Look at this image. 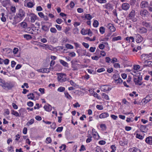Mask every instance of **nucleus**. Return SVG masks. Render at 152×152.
Here are the masks:
<instances>
[{"mask_svg":"<svg viewBox=\"0 0 152 152\" xmlns=\"http://www.w3.org/2000/svg\"><path fill=\"white\" fill-rule=\"evenodd\" d=\"M141 58L145 60L144 63H146L148 60L151 59V56L148 54H143L141 56Z\"/></svg>","mask_w":152,"mask_h":152,"instance_id":"39448f33","label":"nucleus"},{"mask_svg":"<svg viewBox=\"0 0 152 152\" xmlns=\"http://www.w3.org/2000/svg\"><path fill=\"white\" fill-rule=\"evenodd\" d=\"M18 51V49L17 48H14L13 50V53L14 54H16Z\"/></svg>","mask_w":152,"mask_h":152,"instance_id":"052dcab7","label":"nucleus"},{"mask_svg":"<svg viewBox=\"0 0 152 152\" xmlns=\"http://www.w3.org/2000/svg\"><path fill=\"white\" fill-rule=\"evenodd\" d=\"M105 31V29L102 26L100 27L99 28V31L101 34H103L104 33Z\"/></svg>","mask_w":152,"mask_h":152,"instance_id":"473e14b6","label":"nucleus"},{"mask_svg":"<svg viewBox=\"0 0 152 152\" xmlns=\"http://www.w3.org/2000/svg\"><path fill=\"white\" fill-rule=\"evenodd\" d=\"M148 13V11L146 10H142L140 12V15L142 17H145Z\"/></svg>","mask_w":152,"mask_h":152,"instance_id":"f8f14e48","label":"nucleus"},{"mask_svg":"<svg viewBox=\"0 0 152 152\" xmlns=\"http://www.w3.org/2000/svg\"><path fill=\"white\" fill-rule=\"evenodd\" d=\"M50 31L52 33H56L57 31L56 29L53 27H52L50 29Z\"/></svg>","mask_w":152,"mask_h":152,"instance_id":"e433bc0d","label":"nucleus"},{"mask_svg":"<svg viewBox=\"0 0 152 152\" xmlns=\"http://www.w3.org/2000/svg\"><path fill=\"white\" fill-rule=\"evenodd\" d=\"M63 127L61 126L58 127L56 130V131L57 132H61L63 129Z\"/></svg>","mask_w":152,"mask_h":152,"instance_id":"c03bdc74","label":"nucleus"},{"mask_svg":"<svg viewBox=\"0 0 152 152\" xmlns=\"http://www.w3.org/2000/svg\"><path fill=\"white\" fill-rule=\"evenodd\" d=\"M41 28L43 31L45 32H48L49 31V26L48 27L46 25H43Z\"/></svg>","mask_w":152,"mask_h":152,"instance_id":"b1692460","label":"nucleus"},{"mask_svg":"<svg viewBox=\"0 0 152 152\" xmlns=\"http://www.w3.org/2000/svg\"><path fill=\"white\" fill-rule=\"evenodd\" d=\"M150 101V99H149V100L146 99V98L143 99H142V103H144V104H145L146 103H147V102H149Z\"/></svg>","mask_w":152,"mask_h":152,"instance_id":"58836bf2","label":"nucleus"},{"mask_svg":"<svg viewBox=\"0 0 152 152\" xmlns=\"http://www.w3.org/2000/svg\"><path fill=\"white\" fill-rule=\"evenodd\" d=\"M96 108L99 110H102L103 109V106L102 105H97L96 106Z\"/></svg>","mask_w":152,"mask_h":152,"instance_id":"603ef678","label":"nucleus"},{"mask_svg":"<svg viewBox=\"0 0 152 152\" xmlns=\"http://www.w3.org/2000/svg\"><path fill=\"white\" fill-rule=\"evenodd\" d=\"M1 15L2 16V17L1 18V20L3 22H5L6 21V19L4 16V14L3 13H1Z\"/></svg>","mask_w":152,"mask_h":152,"instance_id":"c9c22d12","label":"nucleus"},{"mask_svg":"<svg viewBox=\"0 0 152 152\" xmlns=\"http://www.w3.org/2000/svg\"><path fill=\"white\" fill-rule=\"evenodd\" d=\"M28 99H33L34 98V94L33 93H30L27 95Z\"/></svg>","mask_w":152,"mask_h":152,"instance_id":"bb28decb","label":"nucleus"},{"mask_svg":"<svg viewBox=\"0 0 152 152\" xmlns=\"http://www.w3.org/2000/svg\"><path fill=\"white\" fill-rule=\"evenodd\" d=\"M44 108L46 111L49 112L51 110L52 107L50 104H48V105H45Z\"/></svg>","mask_w":152,"mask_h":152,"instance_id":"dca6fc26","label":"nucleus"},{"mask_svg":"<svg viewBox=\"0 0 152 152\" xmlns=\"http://www.w3.org/2000/svg\"><path fill=\"white\" fill-rule=\"evenodd\" d=\"M102 96H104V98L105 99H106V100L109 99V98L108 96V95H106L105 93H103L102 94Z\"/></svg>","mask_w":152,"mask_h":152,"instance_id":"13d9d810","label":"nucleus"},{"mask_svg":"<svg viewBox=\"0 0 152 152\" xmlns=\"http://www.w3.org/2000/svg\"><path fill=\"white\" fill-rule=\"evenodd\" d=\"M60 63L61 64H62L63 66L66 67H68V63L64 61V60L61 59L60 60Z\"/></svg>","mask_w":152,"mask_h":152,"instance_id":"393cba45","label":"nucleus"},{"mask_svg":"<svg viewBox=\"0 0 152 152\" xmlns=\"http://www.w3.org/2000/svg\"><path fill=\"white\" fill-rule=\"evenodd\" d=\"M111 88H110L107 85H103L102 87V91L104 92L110 91L111 89Z\"/></svg>","mask_w":152,"mask_h":152,"instance_id":"ddd939ff","label":"nucleus"},{"mask_svg":"<svg viewBox=\"0 0 152 152\" xmlns=\"http://www.w3.org/2000/svg\"><path fill=\"white\" fill-rule=\"evenodd\" d=\"M146 63H147L148 67H152V62L151 61H147Z\"/></svg>","mask_w":152,"mask_h":152,"instance_id":"774afa93","label":"nucleus"},{"mask_svg":"<svg viewBox=\"0 0 152 152\" xmlns=\"http://www.w3.org/2000/svg\"><path fill=\"white\" fill-rule=\"evenodd\" d=\"M10 10L13 13H15L16 11V8L15 7L11 6V7Z\"/></svg>","mask_w":152,"mask_h":152,"instance_id":"09e8293b","label":"nucleus"},{"mask_svg":"<svg viewBox=\"0 0 152 152\" xmlns=\"http://www.w3.org/2000/svg\"><path fill=\"white\" fill-rule=\"evenodd\" d=\"M148 10L150 12H152V1L151 2L148 7Z\"/></svg>","mask_w":152,"mask_h":152,"instance_id":"79ce46f5","label":"nucleus"},{"mask_svg":"<svg viewBox=\"0 0 152 152\" xmlns=\"http://www.w3.org/2000/svg\"><path fill=\"white\" fill-rule=\"evenodd\" d=\"M10 3V1L9 0H5L1 2L2 5L4 7H6Z\"/></svg>","mask_w":152,"mask_h":152,"instance_id":"5701e85b","label":"nucleus"},{"mask_svg":"<svg viewBox=\"0 0 152 152\" xmlns=\"http://www.w3.org/2000/svg\"><path fill=\"white\" fill-rule=\"evenodd\" d=\"M86 150L85 147L83 145H82L81 146L80 148L79 149L80 151H84Z\"/></svg>","mask_w":152,"mask_h":152,"instance_id":"5fc2aeb1","label":"nucleus"},{"mask_svg":"<svg viewBox=\"0 0 152 152\" xmlns=\"http://www.w3.org/2000/svg\"><path fill=\"white\" fill-rule=\"evenodd\" d=\"M77 52L79 56L85 55L86 54V50H85L79 49L77 50Z\"/></svg>","mask_w":152,"mask_h":152,"instance_id":"9d476101","label":"nucleus"},{"mask_svg":"<svg viewBox=\"0 0 152 152\" xmlns=\"http://www.w3.org/2000/svg\"><path fill=\"white\" fill-rule=\"evenodd\" d=\"M99 143L101 145H104L106 143V142L104 140H100L99 141Z\"/></svg>","mask_w":152,"mask_h":152,"instance_id":"69168bd1","label":"nucleus"},{"mask_svg":"<svg viewBox=\"0 0 152 152\" xmlns=\"http://www.w3.org/2000/svg\"><path fill=\"white\" fill-rule=\"evenodd\" d=\"M66 47L68 49H72L73 48V46L69 44H67L66 45Z\"/></svg>","mask_w":152,"mask_h":152,"instance_id":"de8ad7c7","label":"nucleus"},{"mask_svg":"<svg viewBox=\"0 0 152 152\" xmlns=\"http://www.w3.org/2000/svg\"><path fill=\"white\" fill-rule=\"evenodd\" d=\"M58 74L59 75L58 77V81L62 82L66 80L65 78L66 75L65 74L59 73Z\"/></svg>","mask_w":152,"mask_h":152,"instance_id":"f03ea898","label":"nucleus"},{"mask_svg":"<svg viewBox=\"0 0 152 152\" xmlns=\"http://www.w3.org/2000/svg\"><path fill=\"white\" fill-rule=\"evenodd\" d=\"M104 7L106 9L111 10H112L113 9L112 4L109 3L106 4Z\"/></svg>","mask_w":152,"mask_h":152,"instance_id":"aec40b11","label":"nucleus"},{"mask_svg":"<svg viewBox=\"0 0 152 152\" xmlns=\"http://www.w3.org/2000/svg\"><path fill=\"white\" fill-rule=\"evenodd\" d=\"M113 77L114 79L115 80H117L118 78H119V75L118 74H116L114 75H113Z\"/></svg>","mask_w":152,"mask_h":152,"instance_id":"6e6d98bb","label":"nucleus"},{"mask_svg":"<svg viewBox=\"0 0 152 152\" xmlns=\"http://www.w3.org/2000/svg\"><path fill=\"white\" fill-rule=\"evenodd\" d=\"M138 32L140 34H143L147 32V29L144 27H141L138 29Z\"/></svg>","mask_w":152,"mask_h":152,"instance_id":"0eeeda50","label":"nucleus"},{"mask_svg":"<svg viewBox=\"0 0 152 152\" xmlns=\"http://www.w3.org/2000/svg\"><path fill=\"white\" fill-rule=\"evenodd\" d=\"M99 24V22L97 20H94L93 22V26L95 27H97Z\"/></svg>","mask_w":152,"mask_h":152,"instance_id":"2f4dec72","label":"nucleus"},{"mask_svg":"<svg viewBox=\"0 0 152 152\" xmlns=\"http://www.w3.org/2000/svg\"><path fill=\"white\" fill-rule=\"evenodd\" d=\"M82 18H85L86 19L90 20L92 18V16L90 14H85L84 15L81 16Z\"/></svg>","mask_w":152,"mask_h":152,"instance_id":"f3484780","label":"nucleus"},{"mask_svg":"<svg viewBox=\"0 0 152 152\" xmlns=\"http://www.w3.org/2000/svg\"><path fill=\"white\" fill-rule=\"evenodd\" d=\"M82 45L84 47L87 48H88L89 47V45L88 44L84 42L82 43Z\"/></svg>","mask_w":152,"mask_h":152,"instance_id":"e2e57ef3","label":"nucleus"},{"mask_svg":"<svg viewBox=\"0 0 152 152\" xmlns=\"http://www.w3.org/2000/svg\"><path fill=\"white\" fill-rule=\"evenodd\" d=\"M121 37L120 36H118L117 37H115L112 39L113 41H118V40H121Z\"/></svg>","mask_w":152,"mask_h":152,"instance_id":"cd10ccee","label":"nucleus"},{"mask_svg":"<svg viewBox=\"0 0 152 152\" xmlns=\"http://www.w3.org/2000/svg\"><path fill=\"white\" fill-rule=\"evenodd\" d=\"M135 16V11L132 10L129 14L128 16L129 19H132L134 18Z\"/></svg>","mask_w":152,"mask_h":152,"instance_id":"2eb2a0df","label":"nucleus"},{"mask_svg":"<svg viewBox=\"0 0 152 152\" xmlns=\"http://www.w3.org/2000/svg\"><path fill=\"white\" fill-rule=\"evenodd\" d=\"M126 39L128 42H131V40L132 42L134 41V38L132 37H127L126 38Z\"/></svg>","mask_w":152,"mask_h":152,"instance_id":"a878e982","label":"nucleus"},{"mask_svg":"<svg viewBox=\"0 0 152 152\" xmlns=\"http://www.w3.org/2000/svg\"><path fill=\"white\" fill-rule=\"evenodd\" d=\"M64 94L65 96L67 98V99H71L72 98V97L69 94L68 92H65L64 93Z\"/></svg>","mask_w":152,"mask_h":152,"instance_id":"c756f323","label":"nucleus"},{"mask_svg":"<svg viewBox=\"0 0 152 152\" xmlns=\"http://www.w3.org/2000/svg\"><path fill=\"white\" fill-rule=\"evenodd\" d=\"M105 70V69L104 68H101L99 69L97 71L98 72H101Z\"/></svg>","mask_w":152,"mask_h":152,"instance_id":"8fccbe9b","label":"nucleus"},{"mask_svg":"<svg viewBox=\"0 0 152 152\" xmlns=\"http://www.w3.org/2000/svg\"><path fill=\"white\" fill-rule=\"evenodd\" d=\"M56 22L57 23L60 24L63 22V20L61 19L58 18L56 20Z\"/></svg>","mask_w":152,"mask_h":152,"instance_id":"3c124183","label":"nucleus"},{"mask_svg":"<svg viewBox=\"0 0 152 152\" xmlns=\"http://www.w3.org/2000/svg\"><path fill=\"white\" fill-rule=\"evenodd\" d=\"M50 68H45L43 69V73H48L50 72Z\"/></svg>","mask_w":152,"mask_h":152,"instance_id":"72a5a7b5","label":"nucleus"},{"mask_svg":"<svg viewBox=\"0 0 152 152\" xmlns=\"http://www.w3.org/2000/svg\"><path fill=\"white\" fill-rule=\"evenodd\" d=\"M27 24L25 22H22L21 23V26L23 28H25L27 27Z\"/></svg>","mask_w":152,"mask_h":152,"instance_id":"f704fd0d","label":"nucleus"},{"mask_svg":"<svg viewBox=\"0 0 152 152\" xmlns=\"http://www.w3.org/2000/svg\"><path fill=\"white\" fill-rule=\"evenodd\" d=\"M114 66L115 68H120V65L119 63H115L114 64Z\"/></svg>","mask_w":152,"mask_h":152,"instance_id":"864d4df0","label":"nucleus"},{"mask_svg":"<svg viewBox=\"0 0 152 152\" xmlns=\"http://www.w3.org/2000/svg\"><path fill=\"white\" fill-rule=\"evenodd\" d=\"M148 2L147 1H142L140 4V7L142 8H144L148 7Z\"/></svg>","mask_w":152,"mask_h":152,"instance_id":"6e6552de","label":"nucleus"},{"mask_svg":"<svg viewBox=\"0 0 152 152\" xmlns=\"http://www.w3.org/2000/svg\"><path fill=\"white\" fill-rule=\"evenodd\" d=\"M146 128L147 126L146 125H142L140 126V129L141 132H146L147 130V129H146Z\"/></svg>","mask_w":152,"mask_h":152,"instance_id":"a211bd4d","label":"nucleus"},{"mask_svg":"<svg viewBox=\"0 0 152 152\" xmlns=\"http://www.w3.org/2000/svg\"><path fill=\"white\" fill-rule=\"evenodd\" d=\"M145 141L148 144L152 145V137L149 136L147 137L145 139Z\"/></svg>","mask_w":152,"mask_h":152,"instance_id":"6ab92c4d","label":"nucleus"},{"mask_svg":"<svg viewBox=\"0 0 152 152\" xmlns=\"http://www.w3.org/2000/svg\"><path fill=\"white\" fill-rule=\"evenodd\" d=\"M107 27L109 29L111 32H114L115 30V28L113 24L109 23L107 24Z\"/></svg>","mask_w":152,"mask_h":152,"instance_id":"9b49d317","label":"nucleus"},{"mask_svg":"<svg viewBox=\"0 0 152 152\" xmlns=\"http://www.w3.org/2000/svg\"><path fill=\"white\" fill-rule=\"evenodd\" d=\"M95 47H91L90 48L89 51L93 53L95 51Z\"/></svg>","mask_w":152,"mask_h":152,"instance_id":"4d7b16f0","label":"nucleus"},{"mask_svg":"<svg viewBox=\"0 0 152 152\" xmlns=\"http://www.w3.org/2000/svg\"><path fill=\"white\" fill-rule=\"evenodd\" d=\"M13 86V85L11 83L4 82L2 87L4 89H7L8 90H10Z\"/></svg>","mask_w":152,"mask_h":152,"instance_id":"20e7f679","label":"nucleus"},{"mask_svg":"<svg viewBox=\"0 0 152 152\" xmlns=\"http://www.w3.org/2000/svg\"><path fill=\"white\" fill-rule=\"evenodd\" d=\"M142 25L146 28H149L151 26V23L147 22L145 21H143L142 23Z\"/></svg>","mask_w":152,"mask_h":152,"instance_id":"412c9836","label":"nucleus"},{"mask_svg":"<svg viewBox=\"0 0 152 152\" xmlns=\"http://www.w3.org/2000/svg\"><path fill=\"white\" fill-rule=\"evenodd\" d=\"M65 90V88L62 87H59L58 89L57 90L58 91L62 92L64 91Z\"/></svg>","mask_w":152,"mask_h":152,"instance_id":"4c0bfd02","label":"nucleus"},{"mask_svg":"<svg viewBox=\"0 0 152 152\" xmlns=\"http://www.w3.org/2000/svg\"><path fill=\"white\" fill-rule=\"evenodd\" d=\"M25 12L22 9H20L14 17L12 24L15 25L22 20L25 17Z\"/></svg>","mask_w":152,"mask_h":152,"instance_id":"f257e3e1","label":"nucleus"},{"mask_svg":"<svg viewBox=\"0 0 152 152\" xmlns=\"http://www.w3.org/2000/svg\"><path fill=\"white\" fill-rule=\"evenodd\" d=\"M27 105L29 107H32L33 106V102L30 101L27 103Z\"/></svg>","mask_w":152,"mask_h":152,"instance_id":"0e129e2a","label":"nucleus"},{"mask_svg":"<svg viewBox=\"0 0 152 152\" xmlns=\"http://www.w3.org/2000/svg\"><path fill=\"white\" fill-rule=\"evenodd\" d=\"M105 46V45L103 44H100L99 46V47L100 49L103 50Z\"/></svg>","mask_w":152,"mask_h":152,"instance_id":"bf43d9fd","label":"nucleus"},{"mask_svg":"<svg viewBox=\"0 0 152 152\" xmlns=\"http://www.w3.org/2000/svg\"><path fill=\"white\" fill-rule=\"evenodd\" d=\"M55 26L58 30L59 31L61 30L62 27L61 26L58 25H56Z\"/></svg>","mask_w":152,"mask_h":152,"instance_id":"680f3d73","label":"nucleus"},{"mask_svg":"<svg viewBox=\"0 0 152 152\" xmlns=\"http://www.w3.org/2000/svg\"><path fill=\"white\" fill-rule=\"evenodd\" d=\"M30 17V21L31 23H34L37 18V16L33 13H31L29 15Z\"/></svg>","mask_w":152,"mask_h":152,"instance_id":"1a4fd4ad","label":"nucleus"},{"mask_svg":"<svg viewBox=\"0 0 152 152\" xmlns=\"http://www.w3.org/2000/svg\"><path fill=\"white\" fill-rule=\"evenodd\" d=\"M27 5L28 7L30 8L34 6V4L33 3L30 2H28L27 3Z\"/></svg>","mask_w":152,"mask_h":152,"instance_id":"ea45409f","label":"nucleus"},{"mask_svg":"<svg viewBox=\"0 0 152 152\" xmlns=\"http://www.w3.org/2000/svg\"><path fill=\"white\" fill-rule=\"evenodd\" d=\"M12 114L16 117L20 116V115H21V114L20 115L19 113L13 110L12 111Z\"/></svg>","mask_w":152,"mask_h":152,"instance_id":"c85d7f7f","label":"nucleus"},{"mask_svg":"<svg viewBox=\"0 0 152 152\" xmlns=\"http://www.w3.org/2000/svg\"><path fill=\"white\" fill-rule=\"evenodd\" d=\"M34 122V120L33 119H32L28 121L27 123V125L29 126L33 124Z\"/></svg>","mask_w":152,"mask_h":152,"instance_id":"a19ab883","label":"nucleus"},{"mask_svg":"<svg viewBox=\"0 0 152 152\" xmlns=\"http://www.w3.org/2000/svg\"><path fill=\"white\" fill-rule=\"evenodd\" d=\"M23 37L28 40L31 39L32 38L31 36L29 34H24L23 35Z\"/></svg>","mask_w":152,"mask_h":152,"instance_id":"7c9ffc66","label":"nucleus"},{"mask_svg":"<svg viewBox=\"0 0 152 152\" xmlns=\"http://www.w3.org/2000/svg\"><path fill=\"white\" fill-rule=\"evenodd\" d=\"M115 81L118 83H121L123 82L122 80L120 78H118L117 80H115Z\"/></svg>","mask_w":152,"mask_h":152,"instance_id":"49530a36","label":"nucleus"},{"mask_svg":"<svg viewBox=\"0 0 152 152\" xmlns=\"http://www.w3.org/2000/svg\"><path fill=\"white\" fill-rule=\"evenodd\" d=\"M9 62V60L8 59H6L4 60L3 62L4 64L5 65L8 64Z\"/></svg>","mask_w":152,"mask_h":152,"instance_id":"338daca9","label":"nucleus"},{"mask_svg":"<svg viewBox=\"0 0 152 152\" xmlns=\"http://www.w3.org/2000/svg\"><path fill=\"white\" fill-rule=\"evenodd\" d=\"M136 78L134 77L133 79L135 83V84L137 85H138L139 86L141 85L142 83L141 82V81L142 80L141 77V78L140 77L136 76Z\"/></svg>","mask_w":152,"mask_h":152,"instance_id":"7ed1b4c3","label":"nucleus"},{"mask_svg":"<svg viewBox=\"0 0 152 152\" xmlns=\"http://www.w3.org/2000/svg\"><path fill=\"white\" fill-rule=\"evenodd\" d=\"M136 41L137 43H139L141 42L143 40V38L141 35L138 34H136L134 36Z\"/></svg>","mask_w":152,"mask_h":152,"instance_id":"423d86ee","label":"nucleus"},{"mask_svg":"<svg viewBox=\"0 0 152 152\" xmlns=\"http://www.w3.org/2000/svg\"><path fill=\"white\" fill-rule=\"evenodd\" d=\"M140 68V66L139 65H134L133 66V68L134 69L136 70H138Z\"/></svg>","mask_w":152,"mask_h":152,"instance_id":"a18cd8bd","label":"nucleus"},{"mask_svg":"<svg viewBox=\"0 0 152 152\" xmlns=\"http://www.w3.org/2000/svg\"><path fill=\"white\" fill-rule=\"evenodd\" d=\"M136 137L140 140H142L144 138L143 136L141 135L140 134H136Z\"/></svg>","mask_w":152,"mask_h":152,"instance_id":"37998d69","label":"nucleus"},{"mask_svg":"<svg viewBox=\"0 0 152 152\" xmlns=\"http://www.w3.org/2000/svg\"><path fill=\"white\" fill-rule=\"evenodd\" d=\"M109 116L108 114L107 113H103L99 115V117L100 118H106Z\"/></svg>","mask_w":152,"mask_h":152,"instance_id":"4be33fe9","label":"nucleus"},{"mask_svg":"<svg viewBox=\"0 0 152 152\" xmlns=\"http://www.w3.org/2000/svg\"><path fill=\"white\" fill-rule=\"evenodd\" d=\"M121 7L123 10H127L129 8L130 5L128 4L124 3L122 4Z\"/></svg>","mask_w":152,"mask_h":152,"instance_id":"4468645a","label":"nucleus"}]
</instances>
